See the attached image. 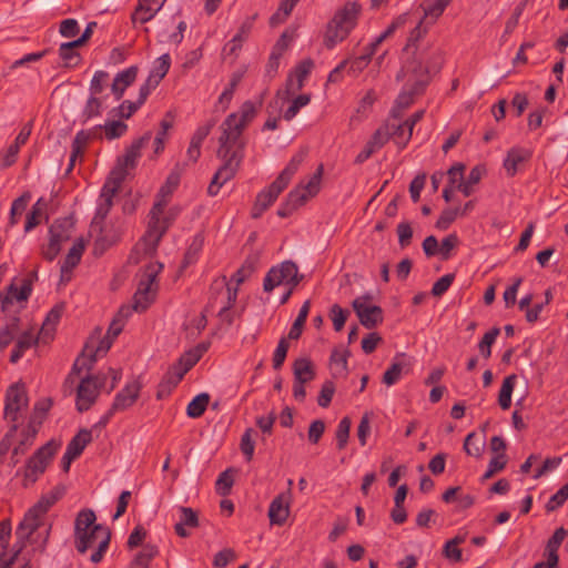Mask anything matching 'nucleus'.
<instances>
[{"label": "nucleus", "mask_w": 568, "mask_h": 568, "mask_svg": "<svg viewBox=\"0 0 568 568\" xmlns=\"http://www.w3.org/2000/svg\"><path fill=\"white\" fill-rule=\"evenodd\" d=\"M141 108L138 102L124 100L119 106L113 108L111 113L120 119H130Z\"/></svg>", "instance_id": "obj_57"}, {"label": "nucleus", "mask_w": 568, "mask_h": 568, "mask_svg": "<svg viewBox=\"0 0 568 568\" xmlns=\"http://www.w3.org/2000/svg\"><path fill=\"white\" fill-rule=\"evenodd\" d=\"M256 112L254 103L246 101L237 113L229 114L221 124L222 134L219 138L216 155L223 163L207 187L210 196H215L220 189L236 175L244 159L245 141L241 136Z\"/></svg>", "instance_id": "obj_1"}, {"label": "nucleus", "mask_w": 568, "mask_h": 568, "mask_svg": "<svg viewBox=\"0 0 568 568\" xmlns=\"http://www.w3.org/2000/svg\"><path fill=\"white\" fill-rule=\"evenodd\" d=\"M424 19H420L416 27L410 31L407 38L406 45L403 49L404 53L407 54V57L412 55L413 50L419 49L416 43L420 39H423L428 32L427 27H424Z\"/></svg>", "instance_id": "obj_45"}, {"label": "nucleus", "mask_w": 568, "mask_h": 568, "mask_svg": "<svg viewBox=\"0 0 568 568\" xmlns=\"http://www.w3.org/2000/svg\"><path fill=\"white\" fill-rule=\"evenodd\" d=\"M306 156V152L300 151L296 153L285 166V169L278 174L274 182L266 189L271 194H273L276 199L278 195L286 189L290 181L297 172L300 165L304 161Z\"/></svg>", "instance_id": "obj_15"}, {"label": "nucleus", "mask_w": 568, "mask_h": 568, "mask_svg": "<svg viewBox=\"0 0 568 568\" xmlns=\"http://www.w3.org/2000/svg\"><path fill=\"white\" fill-rule=\"evenodd\" d=\"M390 139V125L386 123L385 125L378 128L368 142L376 149L379 150L383 148L388 140Z\"/></svg>", "instance_id": "obj_60"}, {"label": "nucleus", "mask_w": 568, "mask_h": 568, "mask_svg": "<svg viewBox=\"0 0 568 568\" xmlns=\"http://www.w3.org/2000/svg\"><path fill=\"white\" fill-rule=\"evenodd\" d=\"M361 11L362 6L358 2L348 1L335 12L327 23L324 36V44L327 49H333L348 37L357 24Z\"/></svg>", "instance_id": "obj_4"}, {"label": "nucleus", "mask_w": 568, "mask_h": 568, "mask_svg": "<svg viewBox=\"0 0 568 568\" xmlns=\"http://www.w3.org/2000/svg\"><path fill=\"white\" fill-rule=\"evenodd\" d=\"M351 355L348 349L339 351L338 348H334L332 351L329 363L332 368V374L334 377H343L348 373L347 359Z\"/></svg>", "instance_id": "obj_30"}, {"label": "nucleus", "mask_w": 568, "mask_h": 568, "mask_svg": "<svg viewBox=\"0 0 568 568\" xmlns=\"http://www.w3.org/2000/svg\"><path fill=\"white\" fill-rule=\"evenodd\" d=\"M181 181V174L179 171L173 170L166 178L165 183L160 187L156 200L161 201L164 200L165 203L169 204L170 197L173 194V192L178 189Z\"/></svg>", "instance_id": "obj_36"}, {"label": "nucleus", "mask_w": 568, "mask_h": 568, "mask_svg": "<svg viewBox=\"0 0 568 568\" xmlns=\"http://www.w3.org/2000/svg\"><path fill=\"white\" fill-rule=\"evenodd\" d=\"M290 490L277 495L270 504L268 519L272 525L282 526L290 516Z\"/></svg>", "instance_id": "obj_17"}, {"label": "nucleus", "mask_w": 568, "mask_h": 568, "mask_svg": "<svg viewBox=\"0 0 568 568\" xmlns=\"http://www.w3.org/2000/svg\"><path fill=\"white\" fill-rule=\"evenodd\" d=\"M159 554V549L156 546L146 544L143 546L142 550L139 551L133 560L131 561L129 568H149L151 560Z\"/></svg>", "instance_id": "obj_37"}, {"label": "nucleus", "mask_w": 568, "mask_h": 568, "mask_svg": "<svg viewBox=\"0 0 568 568\" xmlns=\"http://www.w3.org/2000/svg\"><path fill=\"white\" fill-rule=\"evenodd\" d=\"M485 173V169L480 165L474 166L467 178L466 182L460 181L457 189L465 195L469 196L473 192V185L477 184L483 174Z\"/></svg>", "instance_id": "obj_48"}, {"label": "nucleus", "mask_w": 568, "mask_h": 568, "mask_svg": "<svg viewBox=\"0 0 568 568\" xmlns=\"http://www.w3.org/2000/svg\"><path fill=\"white\" fill-rule=\"evenodd\" d=\"M311 101V95L310 94H300L297 95L291 103V105L285 110L284 114H283V118L286 120V121H291L293 120L296 114L298 113V111L307 105Z\"/></svg>", "instance_id": "obj_56"}, {"label": "nucleus", "mask_w": 568, "mask_h": 568, "mask_svg": "<svg viewBox=\"0 0 568 568\" xmlns=\"http://www.w3.org/2000/svg\"><path fill=\"white\" fill-rule=\"evenodd\" d=\"M97 516L92 509H82L74 520V547L79 554H85L88 549L97 545V550L91 555L90 560L99 564L106 552L111 541V530L95 524Z\"/></svg>", "instance_id": "obj_2"}, {"label": "nucleus", "mask_w": 568, "mask_h": 568, "mask_svg": "<svg viewBox=\"0 0 568 568\" xmlns=\"http://www.w3.org/2000/svg\"><path fill=\"white\" fill-rule=\"evenodd\" d=\"M158 11L159 10L155 9L154 7H151L146 3L145 4L141 3L139 1L134 12L131 16V20L133 23H135V22L145 23V22L150 21L155 16V13Z\"/></svg>", "instance_id": "obj_53"}, {"label": "nucleus", "mask_w": 568, "mask_h": 568, "mask_svg": "<svg viewBox=\"0 0 568 568\" xmlns=\"http://www.w3.org/2000/svg\"><path fill=\"white\" fill-rule=\"evenodd\" d=\"M51 406V398H42L41 400L37 402L34 404L28 425L34 426V428L40 429L43 420L45 419L47 413L49 412Z\"/></svg>", "instance_id": "obj_38"}, {"label": "nucleus", "mask_w": 568, "mask_h": 568, "mask_svg": "<svg viewBox=\"0 0 568 568\" xmlns=\"http://www.w3.org/2000/svg\"><path fill=\"white\" fill-rule=\"evenodd\" d=\"M298 272V266L293 261H284L280 265L273 266L266 274L263 283L265 292H272L276 286L287 282Z\"/></svg>", "instance_id": "obj_14"}, {"label": "nucleus", "mask_w": 568, "mask_h": 568, "mask_svg": "<svg viewBox=\"0 0 568 568\" xmlns=\"http://www.w3.org/2000/svg\"><path fill=\"white\" fill-rule=\"evenodd\" d=\"M532 151L525 148L515 146L507 152V156L504 160V168L509 176H514L517 173L518 165L527 162L531 159Z\"/></svg>", "instance_id": "obj_21"}, {"label": "nucleus", "mask_w": 568, "mask_h": 568, "mask_svg": "<svg viewBox=\"0 0 568 568\" xmlns=\"http://www.w3.org/2000/svg\"><path fill=\"white\" fill-rule=\"evenodd\" d=\"M20 331V318L13 316L0 328V352L9 346Z\"/></svg>", "instance_id": "obj_33"}, {"label": "nucleus", "mask_w": 568, "mask_h": 568, "mask_svg": "<svg viewBox=\"0 0 568 568\" xmlns=\"http://www.w3.org/2000/svg\"><path fill=\"white\" fill-rule=\"evenodd\" d=\"M109 73L103 70L97 71L90 82V94L99 97L109 83Z\"/></svg>", "instance_id": "obj_51"}, {"label": "nucleus", "mask_w": 568, "mask_h": 568, "mask_svg": "<svg viewBox=\"0 0 568 568\" xmlns=\"http://www.w3.org/2000/svg\"><path fill=\"white\" fill-rule=\"evenodd\" d=\"M138 71V67L132 65L115 75L111 83V92L115 100L122 99L125 90L135 81Z\"/></svg>", "instance_id": "obj_20"}, {"label": "nucleus", "mask_w": 568, "mask_h": 568, "mask_svg": "<svg viewBox=\"0 0 568 568\" xmlns=\"http://www.w3.org/2000/svg\"><path fill=\"white\" fill-rule=\"evenodd\" d=\"M162 268L163 264L159 262H151L144 266L138 290L133 296V308L136 312L145 311L155 300L159 290L158 275Z\"/></svg>", "instance_id": "obj_8"}, {"label": "nucleus", "mask_w": 568, "mask_h": 568, "mask_svg": "<svg viewBox=\"0 0 568 568\" xmlns=\"http://www.w3.org/2000/svg\"><path fill=\"white\" fill-rule=\"evenodd\" d=\"M210 403V395L207 393H201L196 395L187 405L186 414L191 418L201 417Z\"/></svg>", "instance_id": "obj_46"}, {"label": "nucleus", "mask_w": 568, "mask_h": 568, "mask_svg": "<svg viewBox=\"0 0 568 568\" xmlns=\"http://www.w3.org/2000/svg\"><path fill=\"white\" fill-rule=\"evenodd\" d=\"M93 337H90L85 343L81 354L77 357L73 363V373H80L83 371L90 372L97 362L98 355L93 352Z\"/></svg>", "instance_id": "obj_26"}, {"label": "nucleus", "mask_w": 568, "mask_h": 568, "mask_svg": "<svg viewBox=\"0 0 568 568\" xmlns=\"http://www.w3.org/2000/svg\"><path fill=\"white\" fill-rule=\"evenodd\" d=\"M74 227V220L72 216L58 219L49 229V235L51 239L57 240L60 243H64L71 239Z\"/></svg>", "instance_id": "obj_24"}, {"label": "nucleus", "mask_w": 568, "mask_h": 568, "mask_svg": "<svg viewBox=\"0 0 568 568\" xmlns=\"http://www.w3.org/2000/svg\"><path fill=\"white\" fill-rule=\"evenodd\" d=\"M389 125L390 138L400 149L405 148L412 138L410 131H407L403 124L389 123Z\"/></svg>", "instance_id": "obj_55"}, {"label": "nucleus", "mask_w": 568, "mask_h": 568, "mask_svg": "<svg viewBox=\"0 0 568 568\" xmlns=\"http://www.w3.org/2000/svg\"><path fill=\"white\" fill-rule=\"evenodd\" d=\"M351 418L345 416L341 419L338 423L337 429H336V442H337V448L339 450L344 449L347 445L348 438H349V432H351Z\"/></svg>", "instance_id": "obj_54"}, {"label": "nucleus", "mask_w": 568, "mask_h": 568, "mask_svg": "<svg viewBox=\"0 0 568 568\" xmlns=\"http://www.w3.org/2000/svg\"><path fill=\"white\" fill-rule=\"evenodd\" d=\"M459 213L460 209H445L436 221L435 226L442 231L447 230L455 222Z\"/></svg>", "instance_id": "obj_63"}, {"label": "nucleus", "mask_w": 568, "mask_h": 568, "mask_svg": "<svg viewBox=\"0 0 568 568\" xmlns=\"http://www.w3.org/2000/svg\"><path fill=\"white\" fill-rule=\"evenodd\" d=\"M101 113L102 100L99 97L90 94L81 112V122L85 124L91 119L100 116Z\"/></svg>", "instance_id": "obj_44"}, {"label": "nucleus", "mask_w": 568, "mask_h": 568, "mask_svg": "<svg viewBox=\"0 0 568 568\" xmlns=\"http://www.w3.org/2000/svg\"><path fill=\"white\" fill-rule=\"evenodd\" d=\"M151 139L152 132L146 131L141 138L133 140L125 149L124 154L118 158L115 166L111 170L108 176L123 183L129 170H133L136 166L138 160L141 158V150L150 142Z\"/></svg>", "instance_id": "obj_10"}, {"label": "nucleus", "mask_w": 568, "mask_h": 568, "mask_svg": "<svg viewBox=\"0 0 568 568\" xmlns=\"http://www.w3.org/2000/svg\"><path fill=\"white\" fill-rule=\"evenodd\" d=\"M287 339L288 338H286V337H282L277 344V347L274 351L272 363H273V368L276 371L280 369L285 362L287 351L290 347Z\"/></svg>", "instance_id": "obj_61"}, {"label": "nucleus", "mask_w": 568, "mask_h": 568, "mask_svg": "<svg viewBox=\"0 0 568 568\" xmlns=\"http://www.w3.org/2000/svg\"><path fill=\"white\" fill-rule=\"evenodd\" d=\"M30 199L31 194L29 192H24L21 196L12 202L10 210V224L13 225L17 223V216L24 212Z\"/></svg>", "instance_id": "obj_58"}, {"label": "nucleus", "mask_w": 568, "mask_h": 568, "mask_svg": "<svg viewBox=\"0 0 568 568\" xmlns=\"http://www.w3.org/2000/svg\"><path fill=\"white\" fill-rule=\"evenodd\" d=\"M38 432L39 429L30 425H27V427L21 430L20 439L13 447V457L24 455L29 450L34 443Z\"/></svg>", "instance_id": "obj_34"}, {"label": "nucleus", "mask_w": 568, "mask_h": 568, "mask_svg": "<svg viewBox=\"0 0 568 568\" xmlns=\"http://www.w3.org/2000/svg\"><path fill=\"white\" fill-rule=\"evenodd\" d=\"M404 358H405V354H403V353L395 355L394 362L392 363L389 368L383 375L382 382L385 385L392 386L400 379L404 368L407 366L403 362Z\"/></svg>", "instance_id": "obj_31"}, {"label": "nucleus", "mask_w": 568, "mask_h": 568, "mask_svg": "<svg viewBox=\"0 0 568 568\" xmlns=\"http://www.w3.org/2000/svg\"><path fill=\"white\" fill-rule=\"evenodd\" d=\"M407 77H408L407 81L410 83V85H409L408 90H404L398 94L396 102H395L396 105L392 110V114L394 118H399L400 112L413 104L414 97L424 92V90H417V80L416 79H414L410 75H407Z\"/></svg>", "instance_id": "obj_22"}, {"label": "nucleus", "mask_w": 568, "mask_h": 568, "mask_svg": "<svg viewBox=\"0 0 568 568\" xmlns=\"http://www.w3.org/2000/svg\"><path fill=\"white\" fill-rule=\"evenodd\" d=\"M567 532L564 527H559L555 530L554 535L548 539L546 548H545V556L546 557H554L555 559L559 560L558 556V549L564 541Z\"/></svg>", "instance_id": "obj_49"}, {"label": "nucleus", "mask_w": 568, "mask_h": 568, "mask_svg": "<svg viewBox=\"0 0 568 568\" xmlns=\"http://www.w3.org/2000/svg\"><path fill=\"white\" fill-rule=\"evenodd\" d=\"M31 295V280H23L22 285L18 288L11 283L6 293L0 292V303L2 311H6L13 301L24 302Z\"/></svg>", "instance_id": "obj_19"}, {"label": "nucleus", "mask_w": 568, "mask_h": 568, "mask_svg": "<svg viewBox=\"0 0 568 568\" xmlns=\"http://www.w3.org/2000/svg\"><path fill=\"white\" fill-rule=\"evenodd\" d=\"M92 442V430L82 428L78 434L69 442L67 452L77 458L82 454L88 444Z\"/></svg>", "instance_id": "obj_32"}, {"label": "nucleus", "mask_w": 568, "mask_h": 568, "mask_svg": "<svg viewBox=\"0 0 568 568\" xmlns=\"http://www.w3.org/2000/svg\"><path fill=\"white\" fill-rule=\"evenodd\" d=\"M84 247L85 246L82 239H79L73 243L63 261V264L61 265L62 273L71 271L80 263Z\"/></svg>", "instance_id": "obj_35"}, {"label": "nucleus", "mask_w": 568, "mask_h": 568, "mask_svg": "<svg viewBox=\"0 0 568 568\" xmlns=\"http://www.w3.org/2000/svg\"><path fill=\"white\" fill-rule=\"evenodd\" d=\"M168 205L164 200L155 201L150 213H149V225L144 241L150 245L149 251H155L162 236L165 234L168 229L174 223L179 216L181 209L179 206L170 207L163 217L164 209Z\"/></svg>", "instance_id": "obj_7"}, {"label": "nucleus", "mask_w": 568, "mask_h": 568, "mask_svg": "<svg viewBox=\"0 0 568 568\" xmlns=\"http://www.w3.org/2000/svg\"><path fill=\"white\" fill-rule=\"evenodd\" d=\"M91 130H97V135H101V131L104 132L106 140H115L124 135L128 131V124L121 120L106 121L104 124L97 125Z\"/></svg>", "instance_id": "obj_29"}, {"label": "nucleus", "mask_w": 568, "mask_h": 568, "mask_svg": "<svg viewBox=\"0 0 568 568\" xmlns=\"http://www.w3.org/2000/svg\"><path fill=\"white\" fill-rule=\"evenodd\" d=\"M121 185V182L108 176L101 189L99 204L91 223V229L99 232V235L94 242L95 253L98 250H100V253H102L106 247L111 246L116 241V239L109 240L108 236L104 235L103 223L113 206V197L119 193Z\"/></svg>", "instance_id": "obj_5"}, {"label": "nucleus", "mask_w": 568, "mask_h": 568, "mask_svg": "<svg viewBox=\"0 0 568 568\" xmlns=\"http://www.w3.org/2000/svg\"><path fill=\"white\" fill-rule=\"evenodd\" d=\"M234 478L231 473V469H226L222 471L216 480V490L220 495L226 496L230 494L231 488L233 486Z\"/></svg>", "instance_id": "obj_64"}, {"label": "nucleus", "mask_w": 568, "mask_h": 568, "mask_svg": "<svg viewBox=\"0 0 568 568\" xmlns=\"http://www.w3.org/2000/svg\"><path fill=\"white\" fill-rule=\"evenodd\" d=\"M105 375H87L77 386L75 406L78 412L83 413L91 408L95 403L100 389L105 384Z\"/></svg>", "instance_id": "obj_11"}, {"label": "nucleus", "mask_w": 568, "mask_h": 568, "mask_svg": "<svg viewBox=\"0 0 568 568\" xmlns=\"http://www.w3.org/2000/svg\"><path fill=\"white\" fill-rule=\"evenodd\" d=\"M58 448L59 444L51 439L38 448L33 455L27 459L26 466L22 470L23 487L27 488L38 480V478L45 471Z\"/></svg>", "instance_id": "obj_9"}, {"label": "nucleus", "mask_w": 568, "mask_h": 568, "mask_svg": "<svg viewBox=\"0 0 568 568\" xmlns=\"http://www.w3.org/2000/svg\"><path fill=\"white\" fill-rule=\"evenodd\" d=\"M29 399L24 384H12L6 393L4 417L16 423L18 413L28 406Z\"/></svg>", "instance_id": "obj_13"}, {"label": "nucleus", "mask_w": 568, "mask_h": 568, "mask_svg": "<svg viewBox=\"0 0 568 568\" xmlns=\"http://www.w3.org/2000/svg\"><path fill=\"white\" fill-rule=\"evenodd\" d=\"M39 339H42L40 334L38 337H34L33 333L30 331L20 334L11 353L10 362L16 364L23 356L27 349L38 344Z\"/></svg>", "instance_id": "obj_28"}, {"label": "nucleus", "mask_w": 568, "mask_h": 568, "mask_svg": "<svg viewBox=\"0 0 568 568\" xmlns=\"http://www.w3.org/2000/svg\"><path fill=\"white\" fill-rule=\"evenodd\" d=\"M48 201L43 197H40L34 205L32 206V210L27 215V222L24 225V231L29 232L32 229H34L40 223V217L42 216L43 212L47 210Z\"/></svg>", "instance_id": "obj_47"}, {"label": "nucleus", "mask_w": 568, "mask_h": 568, "mask_svg": "<svg viewBox=\"0 0 568 568\" xmlns=\"http://www.w3.org/2000/svg\"><path fill=\"white\" fill-rule=\"evenodd\" d=\"M293 374L295 379L312 381L315 377V371L311 359L306 357L295 359L293 363Z\"/></svg>", "instance_id": "obj_40"}, {"label": "nucleus", "mask_w": 568, "mask_h": 568, "mask_svg": "<svg viewBox=\"0 0 568 568\" xmlns=\"http://www.w3.org/2000/svg\"><path fill=\"white\" fill-rule=\"evenodd\" d=\"M568 499V483L565 484L556 494H554L547 501L545 508L547 513L555 511L562 506Z\"/></svg>", "instance_id": "obj_62"}, {"label": "nucleus", "mask_w": 568, "mask_h": 568, "mask_svg": "<svg viewBox=\"0 0 568 568\" xmlns=\"http://www.w3.org/2000/svg\"><path fill=\"white\" fill-rule=\"evenodd\" d=\"M64 311V304L54 305L51 311L47 314L45 320L42 323L40 328V337L43 342L50 341L53 338L55 333V327L61 320V316Z\"/></svg>", "instance_id": "obj_23"}, {"label": "nucleus", "mask_w": 568, "mask_h": 568, "mask_svg": "<svg viewBox=\"0 0 568 568\" xmlns=\"http://www.w3.org/2000/svg\"><path fill=\"white\" fill-rule=\"evenodd\" d=\"M99 139L101 135H97V130H80L71 144L72 151L70 155V162H75L79 156H82L83 151L91 140Z\"/></svg>", "instance_id": "obj_27"}, {"label": "nucleus", "mask_w": 568, "mask_h": 568, "mask_svg": "<svg viewBox=\"0 0 568 568\" xmlns=\"http://www.w3.org/2000/svg\"><path fill=\"white\" fill-rule=\"evenodd\" d=\"M420 7L424 11L422 19L426 20L427 18H432L430 23H434L443 14L447 4L442 0H436L433 4L422 3Z\"/></svg>", "instance_id": "obj_59"}, {"label": "nucleus", "mask_w": 568, "mask_h": 568, "mask_svg": "<svg viewBox=\"0 0 568 568\" xmlns=\"http://www.w3.org/2000/svg\"><path fill=\"white\" fill-rule=\"evenodd\" d=\"M443 64V54L433 44H426L415 49L412 55L407 57L396 79L404 80L407 75L417 80V90H425L430 81V73H436Z\"/></svg>", "instance_id": "obj_3"}, {"label": "nucleus", "mask_w": 568, "mask_h": 568, "mask_svg": "<svg viewBox=\"0 0 568 568\" xmlns=\"http://www.w3.org/2000/svg\"><path fill=\"white\" fill-rule=\"evenodd\" d=\"M141 383L136 379L128 383L125 387L119 392L111 405L112 412H120L131 407L139 398Z\"/></svg>", "instance_id": "obj_18"}, {"label": "nucleus", "mask_w": 568, "mask_h": 568, "mask_svg": "<svg viewBox=\"0 0 568 568\" xmlns=\"http://www.w3.org/2000/svg\"><path fill=\"white\" fill-rule=\"evenodd\" d=\"M500 333L499 327H493L488 331L478 344V348L484 358L488 359L491 355V345Z\"/></svg>", "instance_id": "obj_52"}, {"label": "nucleus", "mask_w": 568, "mask_h": 568, "mask_svg": "<svg viewBox=\"0 0 568 568\" xmlns=\"http://www.w3.org/2000/svg\"><path fill=\"white\" fill-rule=\"evenodd\" d=\"M256 19V14L246 18L239 28L237 33L232 38V40L224 47V51L229 54H235L237 50L242 48V43L248 38L254 21Z\"/></svg>", "instance_id": "obj_25"}, {"label": "nucleus", "mask_w": 568, "mask_h": 568, "mask_svg": "<svg viewBox=\"0 0 568 568\" xmlns=\"http://www.w3.org/2000/svg\"><path fill=\"white\" fill-rule=\"evenodd\" d=\"M516 379L517 376L511 374L507 376L501 384V388L498 395V404L504 410L508 409L511 405V394L516 384Z\"/></svg>", "instance_id": "obj_43"}, {"label": "nucleus", "mask_w": 568, "mask_h": 568, "mask_svg": "<svg viewBox=\"0 0 568 568\" xmlns=\"http://www.w3.org/2000/svg\"><path fill=\"white\" fill-rule=\"evenodd\" d=\"M64 488L55 487L49 494L42 496L24 515L16 530L18 539L27 540L38 530L42 524L41 518L63 496Z\"/></svg>", "instance_id": "obj_6"}, {"label": "nucleus", "mask_w": 568, "mask_h": 568, "mask_svg": "<svg viewBox=\"0 0 568 568\" xmlns=\"http://www.w3.org/2000/svg\"><path fill=\"white\" fill-rule=\"evenodd\" d=\"M371 300L372 296L369 294H365L355 298L352 303L361 324L368 329L375 328L384 320L381 306L366 304Z\"/></svg>", "instance_id": "obj_12"}, {"label": "nucleus", "mask_w": 568, "mask_h": 568, "mask_svg": "<svg viewBox=\"0 0 568 568\" xmlns=\"http://www.w3.org/2000/svg\"><path fill=\"white\" fill-rule=\"evenodd\" d=\"M178 513L174 531L179 537L187 538L191 536V530L200 526L199 511L191 507L180 506Z\"/></svg>", "instance_id": "obj_16"}, {"label": "nucleus", "mask_w": 568, "mask_h": 568, "mask_svg": "<svg viewBox=\"0 0 568 568\" xmlns=\"http://www.w3.org/2000/svg\"><path fill=\"white\" fill-rule=\"evenodd\" d=\"M310 308H311V302L305 301L303 303L302 307L300 308L298 315L295 318L286 338L298 339L301 337L303 327L305 325L306 318L310 313Z\"/></svg>", "instance_id": "obj_42"}, {"label": "nucleus", "mask_w": 568, "mask_h": 568, "mask_svg": "<svg viewBox=\"0 0 568 568\" xmlns=\"http://www.w3.org/2000/svg\"><path fill=\"white\" fill-rule=\"evenodd\" d=\"M226 303L222 306V308L219 311V317H221L223 321H225L229 325L233 323V316L230 313V310L234 305L236 297H237V288H232L229 284H226Z\"/></svg>", "instance_id": "obj_50"}, {"label": "nucleus", "mask_w": 568, "mask_h": 568, "mask_svg": "<svg viewBox=\"0 0 568 568\" xmlns=\"http://www.w3.org/2000/svg\"><path fill=\"white\" fill-rule=\"evenodd\" d=\"M203 243L204 237L201 234H197L193 237L191 244L184 253V257L180 266L181 270H185L197 261L199 254L203 247Z\"/></svg>", "instance_id": "obj_39"}, {"label": "nucleus", "mask_w": 568, "mask_h": 568, "mask_svg": "<svg viewBox=\"0 0 568 568\" xmlns=\"http://www.w3.org/2000/svg\"><path fill=\"white\" fill-rule=\"evenodd\" d=\"M276 201V197L268 192V190H263L256 196L254 205L251 210V216L253 219H258L262 214Z\"/></svg>", "instance_id": "obj_41"}]
</instances>
